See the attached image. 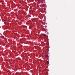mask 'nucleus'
<instances>
[{"label":"nucleus","instance_id":"f257e3e1","mask_svg":"<svg viewBox=\"0 0 75 75\" xmlns=\"http://www.w3.org/2000/svg\"><path fill=\"white\" fill-rule=\"evenodd\" d=\"M47 64H49V61H47Z\"/></svg>","mask_w":75,"mask_h":75},{"label":"nucleus","instance_id":"f03ea898","mask_svg":"<svg viewBox=\"0 0 75 75\" xmlns=\"http://www.w3.org/2000/svg\"><path fill=\"white\" fill-rule=\"evenodd\" d=\"M46 57H48V55L47 54H46Z\"/></svg>","mask_w":75,"mask_h":75},{"label":"nucleus","instance_id":"7ed1b4c3","mask_svg":"<svg viewBox=\"0 0 75 75\" xmlns=\"http://www.w3.org/2000/svg\"><path fill=\"white\" fill-rule=\"evenodd\" d=\"M44 36H45H45H46V35H44Z\"/></svg>","mask_w":75,"mask_h":75}]
</instances>
